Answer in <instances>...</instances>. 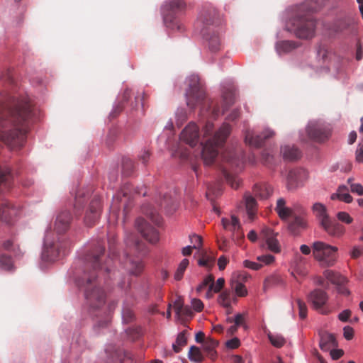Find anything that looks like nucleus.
<instances>
[{"mask_svg":"<svg viewBox=\"0 0 363 363\" xmlns=\"http://www.w3.org/2000/svg\"><path fill=\"white\" fill-rule=\"evenodd\" d=\"M35 115L28 97L18 98L0 93V141L11 150L21 148Z\"/></svg>","mask_w":363,"mask_h":363,"instance_id":"nucleus-1","label":"nucleus"},{"mask_svg":"<svg viewBox=\"0 0 363 363\" xmlns=\"http://www.w3.org/2000/svg\"><path fill=\"white\" fill-rule=\"evenodd\" d=\"M104 251V245L101 242L89 250L80 260L82 274L76 279L78 286L84 289L87 304L94 309L103 306L106 300L97 277L99 274H110L112 271L113 258L110 255L104 264L101 263Z\"/></svg>","mask_w":363,"mask_h":363,"instance_id":"nucleus-2","label":"nucleus"},{"mask_svg":"<svg viewBox=\"0 0 363 363\" xmlns=\"http://www.w3.org/2000/svg\"><path fill=\"white\" fill-rule=\"evenodd\" d=\"M72 215L68 211H60L56 216L54 223V231L57 239L51 229H48L44 238V250L43 257L48 261L53 262L65 255L69 242L60 235L66 233L70 226Z\"/></svg>","mask_w":363,"mask_h":363,"instance_id":"nucleus-3","label":"nucleus"},{"mask_svg":"<svg viewBox=\"0 0 363 363\" xmlns=\"http://www.w3.org/2000/svg\"><path fill=\"white\" fill-rule=\"evenodd\" d=\"M230 131V125L224 123L213 133V123L209 121L206 122L203 128V138L207 139L204 143H201V156L206 165H211L214 162L218 154V149L225 144Z\"/></svg>","mask_w":363,"mask_h":363,"instance_id":"nucleus-4","label":"nucleus"},{"mask_svg":"<svg viewBox=\"0 0 363 363\" xmlns=\"http://www.w3.org/2000/svg\"><path fill=\"white\" fill-rule=\"evenodd\" d=\"M12 174L8 167H0V192L8 189L11 186ZM19 210L5 200L0 201V218L7 223H11L13 218L18 216Z\"/></svg>","mask_w":363,"mask_h":363,"instance_id":"nucleus-5","label":"nucleus"},{"mask_svg":"<svg viewBox=\"0 0 363 363\" xmlns=\"http://www.w3.org/2000/svg\"><path fill=\"white\" fill-rule=\"evenodd\" d=\"M223 105L222 111L220 107L213 101H206L202 105L201 113L203 116H211L212 118H216L220 113L225 111L233 104L235 101V92L231 89H225L223 91Z\"/></svg>","mask_w":363,"mask_h":363,"instance_id":"nucleus-6","label":"nucleus"},{"mask_svg":"<svg viewBox=\"0 0 363 363\" xmlns=\"http://www.w3.org/2000/svg\"><path fill=\"white\" fill-rule=\"evenodd\" d=\"M312 248L314 258L322 265L329 267L335 264L337 259V247L322 241H316L313 242Z\"/></svg>","mask_w":363,"mask_h":363,"instance_id":"nucleus-7","label":"nucleus"},{"mask_svg":"<svg viewBox=\"0 0 363 363\" xmlns=\"http://www.w3.org/2000/svg\"><path fill=\"white\" fill-rule=\"evenodd\" d=\"M295 34L298 38L310 39L315 36V21L312 16H298L294 21Z\"/></svg>","mask_w":363,"mask_h":363,"instance_id":"nucleus-8","label":"nucleus"},{"mask_svg":"<svg viewBox=\"0 0 363 363\" xmlns=\"http://www.w3.org/2000/svg\"><path fill=\"white\" fill-rule=\"evenodd\" d=\"M189 89L186 93V104L190 108L201 104L205 99V92L201 87L198 76L192 75L188 79Z\"/></svg>","mask_w":363,"mask_h":363,"instance_id":"nucleus-9","label":"nucleus"},{"mask_svg":"<svg viewBox=\"0 0 363 363\" xmlns=\"http://www.w3.org/2000/svg\"><path fill=\"white\" fill-rule=\"evenodd\" d=\"M219 16L217 10L211 5H205L197 19V26L201 28L211 29L217 26Z\"/></svg>","mask_w":363,"mask_h":363,"instance_id":"nucleus-10","label":"nucleus"},{"mask_svg":"<svg viewBox=\"0 0 363 363\" xmlns=\"http://www.w3.org/2000/svg\"><path fill=\"white\" fill-rule=\"evenodd\" d=\"M186 7L184 0H168L163 7L164 22L167 27L174 28L177 24L174 14L183 11Z\"/></svg>","mask_w":363,"mask_h":363,"instance_id":"nucleus-11","label":"nucleus"},{"mask_svg":"<svg viewBox=\"0 0 363 363\" xmlns=\"http://www.w3.org/2000/svg\"><path fill=\"white\" fill-rule=\"evenodd\" d=\"M101 212V198L94 195L86 210L84 221L86 225L93 226L99 218Z\"/></svg>","mask_w":363,"mask_h":363,"instance_id":"nucleus-12","label":"nucleus"},{"mask_svg":"<svg viewBox=\"0 0 363 363\" xmlns=\"http://www.w3.org/2000/svg\"><path fill=\"white\" fill-rule=\"evenodd\" d=\"M306 131L311 139L319 143L327 140L331 135V129L329 125L318 123H310Z\"/></svg>","mask_w":363,"mask_h":363,"instance_id":"nucleus-13","label":"nucleus"},{"mask_svg":"<svg viewBox=\"0 0 363 363\" xmlns=\"http://www.w3.org/2000/svg\"><path fill=\"white\" fill-rule=\"evenodd\" d=\"M135 226L143 238L152 244L159 241L157 230L150 225L145 219L139 218L135 221Z\"/></svg>","mask_w":363,"mask_h":363,"instance_id":"nucleus-14","label":"nucleus"},{"mask_svg":"<svg viewBox=\"0 0 363 363\" xmlns=\"http://www.w3.org/2000/svg\"><path fill=\"white\" fill-rule=\"evenodd\" d=\"M221 157L230 166L239 167L243 163L244 153L240 147L236 146L226 149Z\"/></svg>","mask_w":363,"mask_h":363,"instance_id":"nucleus-15","label":"nucleus"},{"mask_svg":"<svg viewBox=\"0 0 363 363\" xmlns=\"http://www.w3.org/2000/svg\"><path fill=\"white\" fill-rule=\"evenodd\" d=\"M308 172L303 168L291 169L287 175V188L289 190L295 189L301 186L308 179Z\"/></svg>","mask_w":363,"mask_h":363,"instance_id":"nucleus-16","label":"nucleus"},{"mask_svg":"<svg viewBox=\"0 0 363 363\" xmlns=\"http://www.w3.org/2000/svg\"><path fill=\"white\" fill-rule=\"evenodd\" d=\"M216 28L211 29L201 28V33L207 42L208 49L212 52H218L221 48V40L218 32L215 30Z\"/></svg>","mask_w":363,"mask_h":363,"instance_id":"nucleus-17","label":"nucleus"},{"mask_svg":"<svg viewBox=\"0 0 363 363\" xmlns=\"http://www.w3.org/2000/svg\"><path fill=\"white\" fill-rule=\"evenodd\" d=\"M221 223L225 230L232 233V238L233 240H239L244 238V234L241 230L239 219L236 216H231L229 218H223Z\"/></svg>","mask_w":363,"mask_h":363,"instance_id":"nucleus-18","label":"nucleus"},{"mask_svg":"<svg viewBox=\"0 0 363 363\" xmlns=\"http://www.w3.org/2000/svg\"><path fill=\"white\" fill-rule=\"evenodd\" d=\"M180 139L191 147L196 145L199 140L198 126L194 123H189L182 132Z\"/></svg>","mask_w":363,"mask_h":363,"instance_id":"nucleus-19","label":"nucleus"},{"mask_svg":"<svg viewBox=\"0 0 363 363\" xmlns=\"http://www.w3.org/2000/svg\"><path fill=\"white\" fill-rule=\"evenodd\" d=\"M274 134L272 130L265 129L261 135L254 136L252 131L247 130L245 133V142L251 146L259 147L264 144L265 140L272 137Z\"/></svg>","mask_w":363,"mask_h":363,"instance_id":"nucleus-20","label":"nucleus"},{"mask_svg":"<svg viewBox=\"0 0 363 363\" xmlns=\"http://www.w3.org/2000/svg\"><path fill=\"white\" fill-rule=\"evenodd\" d=\"M261 235L265 240L267 248L275 253H278L281 250L280 245L276 238L277 233L269 228H264L262 230Z\"/></svg>","mask_w":363,"mask_h":363,"instance_id":"nucleus-21","label":"nucleus"},{"mask_svg":"<svg viewBox=\"0 0 363 363\" xmlns=\"http://www.w3.org/2000/svg\"><path fill=\"white\" fill-rule=\"evenodd\" d=\"M320 225L328 235L334 237H340L345 233L344 226L330 218H328Z\"/></svg>","mask_w":363,"mask_h":363,"instance_id":"nucleus-22","label":"nucleus"},{"mask_svg":"<svg viewBox=\"0 0 363 363\" xmlns=\"http://www.w3.org/2000/svg\"><path fill=\"white\" fill-rule=\"evenodd\" d=\"M328 300L326 293L321 289H315L308 295V301L315 309H320Z\"/></svg>","mask_w":363,"mask_h":363,"instance_id":"nucleus-23","label":"nucleus"},{"mask_svg":"<svg viewBox=\"0 0 363 363\" xmlns=\"http://www.w3.org/2000/svg\"><path fill=\"white\" fill-rule=\"evenodd\" d=\"M125 242L128 246L133 247L137 251L140 256H143L147 253L148 250L145 243L136 238L135 235L133 234H130L126 237Z\"/></svg>","mask_w":363,"mask_h":363,"instance_id":"nucleus-24","label":"nucleus"},{"mask_svg":"<svg viewBox=\"0 0 363 363\" xmlns=\"http://www.w3.org/2000/svg\"><path fill=\"white\" fill-rule=\"evenodd\" d=\"M281 153L285 160L295 161L301 157V151L295 146L284 145L281 147Z\"/></svg>","mask_w":363,"mask_h":363,"instance_id":"nucleus-25","label":"nucleus"},{"mask_svg":"<svg viewBox=\"0 0 363 363\" xmlns=\"http://www.w3.org/2000/svg\"><path fill=\"white\" fill-rule=\"evenodd\" d=\"M275 211L281 220H286L293 214L292 209L286 206V201L283 198L277 200Z\"/></svg>","mask_w":363,"mask_h":363,"instance_id":"nucleus-26","label":"nucleus"},{"mask_svg":"<svg viewBox=\"0 0 363 363\" xmlns=\"http://www.w3.org/2000/svg\"><path fill=\"white\" fill-rule=\"evenodd\" d=\"M312 211L313 214L318 218L320 225L330 218L325 206L321 203H315L312 206Z\"/></svg>","mask_w":363,"mask_h":363,"instance_id":"nucleus-27","label":"nucleus"},{"mask_svg":"<svg viewBox=\"0 0 363 363\" xmlns=\"http://www.w3.org/2000/svg\"><path fill=\"white\" fill-rule=\"evenodd\" d=\"M273 192L272 187L267 184H255L253 188V193L255 196L260 199H268Z\"/></svg>","mask_w":363,"mask_h":363,"instance_id":"nucleus-28","label":"nucleus"},{"mask_svg":"<svg viewBox=\"0 0 363 363\" xmlns=\"http://www.w3.org/2000/svg\"><path fill=\"white\" fill-rule=\"evenodd\" d=\"M132 91L129 89H125L123 93L122 98L116 106L113 108L110 114L111 118L116 117L123 109L124 105L131 98Z\"/></svg>","mask_w":363,"mask_h":363,"instance_id":"nucleus-29","label":"nucleus"},{"mask_svg":"<svg viewBox=\"0 0 363 363\" xmlns=\"http://www.w3.org/2000/svg\"><path fill=\"white\" fill-rule=\"evenodd\" d=\"M325 277L330 281L332 284L342 286L347 283V279L340 274L339 273L335 272L332 270H325L324 272Z\"/></svg>","mask_w":363,"mask_h":363,"instance_id":"nucleus-30","label":"nucleus"},{"mask_svg":"<svg viewBox=\"0 0 363 363\" xmlns=\"http://www.w3.org/2000/svg\"><path fill=\"white\" fill-rule=\"evenodd\" d=\"M127 265L130 273L135 276L140 275L144 269V264L139 259L128 257Z\"/></svg>","mask_w":363,"mask_h":363,"instance_id":"nucleus-31","label":"nucleus"},{"mask_svg":"<svg viewBox=\"0 0 363 363\" xmlns=\"http://www.w3.org/2000/svg\"><path fill=\"white\" fill-rule=\"evenodd\" d=\"M353 25V21L350 19H341L335 21L331 26V31L334 33H340L348 30Z\"/></svg>","mask_w":363,"mask_h":363,"instance_id":"nucleus-32","label":"nucleus"},{"mask_svg":"<svg viewBox=\"0 0 363 363\" xmlns=\"http://www.w3.org/2000/svg\"><path fill=\"white\" fill-rule=\"evenodd\" d=\"M319 345L321 350L327 351L330 347L336 346L337 342L333 335L324 333L320 335Z\"/></svg>","mask_w":363,"mask_h":363,"instance_id":"nucleus-33","label":"nucleus"},{"mask_svg":"<svg viewBox=\"0 0 363 363\" xmlns=\"http://www.w3.org/2000/svg\"><path fill=\"white\" fill-rule=\"evenodd\" d=\"M90 194L89 189H81L77 191L74 205L76 211L84 206L87 199L90 197Z\"/></svg>","mask_w":363,"mask_h":363,"instance_id":"nucleus-34","label":"nucleus"},{"mask_svg":"<svg viewBox=\"0 0 363 363\" xmlns=\"http://www.w3.org/2000/svg\"><path fill=\"white\" fill-rule=\"evenodd\" d=\"M282 284V279L278 274H272L267 277L263 283V290L264 291H268L269 289L281 285Z\"/></svg>","mask_w":363,"mask_h":363,"instance_id":"nucleus-35","label":"nucleus"},{"mask_svg":"<svg viewBox=\"0 0 363 363\" xmlns=\"http://www.w3.org/2000/svg\"><path fill=\"white\" fill-rule=\"evenodd\" d=\"M297 47H298V44L291 40L280 41L276 45V49L279 54L290 52Z\"/></svg>","mask_w":363,"mask_h":363,"instance_id":"nucleus-36","label":"nucleus"},{"mask_svg":"<svg viewBox=\"0 0 363 363\" xmlns=\"http://www.w3.org/2000/svg\"><path fill=\"white\" fill-rule=\"evenodd\" d=\"M159 205L164 208L168 213H172L176 210L177 205L175 201L169 194H164L162 199H160Z\"/></svg>","mask_w":363,"mask_h":363,"instance_id":"nucleus-37","label":"nucleus"},{"mask_svg":"<svg viewBox=\"0 0 363 363\" xmlns=\"http://www.w3.org/2000/svg\"><path fill=\"white\" fill-rule=\"evenodd\" d=\"M336 198L347 203H351L352 201V197L347 192V189L345 186H339L337 193L331 196L332 199H335Z\"/></svg>","mask_w":363,"mask_h":363,"instance_id":"nucleus-38","label":"nucleus"},{"mask_svg":"<svg viewBox=\"0 0 363 363\" xmlns=\"http://www.w3.org/2000/svg\"><path fill=\"white\" fill-rule=\"evenodd\" d=\"M245 206L249 218L252 219L257 211V202L255 199L250 195L246 196Z\"/></svg>","mask_w":363,"mask_h":363,"instance_id":"nucleus-39","label":"nucleus"},{"mask_svg":"<svg viewBox=\"0 0 363 363\" xmlns=\"http://www.w3.org/2000/svg\"><path fill=\"white\" fill-rule=\"evenodd\" d=\"M134 313L131 308L130 304L128 302L126 299L123 305L122 308V318L123 322L128 323L132 322L134 320Z\"/></svg>","mask_w":363,"mask_h":363,"instance_id":"nucleus-40","label":"nucleus"},{"mask_svg":"<svg viewBox=\"0 0 363 363\" xmlns=\"http://www.w3.org/2000/svg\"><path fill=\"white\" fill-rule=\"evenodd\" d=\"M189 359L194 362H201L204 357L201 350L196 346H191L188 354Z\"/></svg>","mask_w":363,"mask_h":363,"instance_id":"nucleus-41","label":"nucleus"},{"mask_svg":"<svg viewBox=\"0 0 363 363\" xmlns=\"http://www.w3.org/2000/svg\"><path fill=\"white\" fill-rule=\"evenodd\" d=\"M223 174L225 181L230 185L233 189H237L239 187L240 180L237 176H234L228 172L225 167L223 169Z\"/></svg>","mask_w":363,"mask_h":363,"instance_id":"nucleus-42","label":"nucleus"},{"mask_svg":"<svg viewBox=\"0 0 363 363\" xmlns=\"http://www.w3.org/2000/svg\"><path fill=\"white\" fill-rule=\"evenodd\" d=\"M289 229L296 233L299 229L305 228L306 227V221L301 216H295L294 220L289 224Z\"/></svg>","mask_w":363,"mask_h":363,"instance_id":"nucleus-43","label":"nucleus"},{"mask_svg":"<svg viewBox=\"0 0 363 363\" xmlns=\"http://www.w3.org/2000/svg\"><path fill=\"white\" fill-rule=\"evenodd\" d=\"M221 193V187L220 184L219 183L216 184H210L208 186L207 191H206V197L212 200V196H218Z\"/></svg>","mask_w":363,"mask_h":363,"instance_id":"nucleus-44","label":"nucleus"},{"mask_svg":"<svg viewBox=\"0 0 363 363\" xmlns=\"http://www.w3.org/2000/svg\"><path fill=\"white\" fill-rule=\"evenodd\" d=\"M187 342L186 335L184 333H180L176 340V344H173V350L176 353L182 350V347L186 345Z\"/></svg>","mask_w":363,"mask_h":363,"instance_id":"nucleus-45","label":"nucleus"},{"mask_svg":"<svg viewBox=\"0 0 363 363\" xmlns=\"http://www.w3.org/2000/svg\"><path fill=\"white\" fill-rule=\"evenodd\" d=\"M189 264V262L187 259H184L180 262V264L178 266V268L174 274V279L177 281H179L182 279L184 276V273L187 268L188 265Z\"/></svg>","mask_w":363,"mask_h":363,"instance_id":"nucleus-46","label":"nucleus"},{"mask_svg":"<svg viewBox=\"0 0 363 363\" xmlns=\"http://www.w3.org/2000/svg\"><path fill=\"white\" fill-rule=\"evenodd\" d=\"M268 338L272 345L278 348L283 347L286 342L285 339L280 335L269 333L268 335Z\"/></svg>","mask_w":363,"mask_h":363,"instance_id":"nucleus-47","label":"nucleus"},{"mask_svg":"<svg viewBox=\"0 0 363 363\" xmlns=\"http://www.w3.org/2000/svg\"><path fill=\"white\" fill-rule=\"evenodd\" d=\"M218 302L228 310L230 309V292L227 291H223L218 298Z\"/></svg>","mask_w":363,"mask_h":363,"instance_id":"nucleus-48","label":"nucleus"},{"mask_svg":"<svg viewBox=\"0 0 363 363\" xmlns=\"http://www.w3.org/2000/svg\"><path fill=\"white\" fill-rule=\"evenodd\" d=\"M145 208H146L145 206L143 207V212L145 215H147L154 223L159 225L161 223L160 216L157 214V213L155 210H153L152 208L146 209Z\"/></svg>","mask_w":363,"mask_h":363,"instance_id":"nucleus-49","label":"nucleus"},{"mask_svg":"<svg viewBox=\"0 0 363 363\" xmlns=\"http://www.w3.org/2000/svg\"><path fill=\"white\" fill-rule=\"evenodd\" d=\"M218 342L213 339H208L203 344V350L206 353H216L214 349L218 346Z\"/></svg>","mask_w":363,"mask_h":363,"instance_id":"nucleus-50","label":"nucleus"},{"mask_svg":"<svg viewBox=\"0 0 363 363\" xmlns=\"http://www.w3.org/2000/svg\"><path fill=\"white\" fill-rule=\"evenodd\" d=\"M0 267L5 270H10L12 267V260L11 257L6 255L0 256Z\"/></svg>","mask_w":363,"mask_h":363,"instance_id":"nucleus-51","label":"nucleus"},{"mask_svg":"<svg viewBox=\"0 0 363 363\" xmlns=\"http://www.w3.org/2000/svg\"><path fill=\"white\" fill-rule=\"evenodd\" d=\"M213 281H214V277L212 274H209L205 277L203 281L197 286L196 291L200 293L208 286L209 287Z\"/></svg>","mask_w":363,"mask_h":363,"instance_id":"nucleus-52","label":"nucleus"},{"mask_svg":"<svg viewBox=\"0 0 363 363\" xmlns=\"http://www.w3.org/2000/svg\"><path fill=\"white\" fill-rule=\"evenodd\" d=\"M145 97V94L143 91L139 92L138 91L136 95L135 96V102H132L130 104V106L133 109H137L139 104H141L142 106H143V101L144 100Z\"/></svg>","mask_w":363,"mask_h":363,"instance_id":"nucleus-53","label":"nucleus"},{"mask_svg":"<svg viewBox=\"0 0 363 363\" xmlns=\"http://www.w3.org/2000/svg\"><path fill=\"white\" fill-rule=\"evenodd\" d=\"M257 259L259 264L268 265L274 262V257L272 255H263L258 256Z\"/></svg>","mask_w":363,"mask_h":363,"instance_id":"nucleus-54","label":"nucleus"},{"mask_svg":"<svg viewBox=\"0 0 363 363\" xmlns=\"http://www.w3.org/2000/svg\"><path fill=\"white\" fill-rule=\"evenodd\" d=\"M225 284V279L223 278H219L217 279L216 283L214 281L210 284V288L213 289L214 293H218L223 289Z\"/></svg>","mask_w":363,"mask_h":363,"instance_id":"nucleus-55","label":"nucleus"},{"mask_svg":"<svg viewBox=\"0 0 363 363\" xmlns=\"http://www.w3.org/2000/svg\"><path fill=\"white\" fill-rule=\"evenodd\" d=\"M227 321L228 323H233L239 326L245 325V318L242 314L238 313L235 315L234 318H228Z\"/></svg>","mask_w":363,"mask_h":363,"instance_id":"nucleus-56","label":"nucleus"},{"mask_svg":"<svg viewBox=\"0 0 363 363\" xmlns=\"http://www.w3.org/2000/svg\"><path fill=\"white\" fill-rule=\"evenodd\" d=\"M235 291L238 296L244 297L247 296V291L245 286L240 282H238L235 286Z\"/></svg>","mask_w":363,"mask_h":363,"instance_id":"nucleus-57","label":"nucleus"},{"mask_svg":"<svg viewBox=\"0 0 363 363\" xmlns=\"http://www.w3.org/2000/svg\"><path fill=\"white\" fill-rule=\"evenodd\" d=\"M328 51L325 45L320 44L317 48V55L319 57H320L323 61H325L328 57Z\"/></svg>","mask_w":363,"mask_h":363,"instance_id":"nucleus-58","label":"nucleus"},{"mask_svg":"<svg viewBox=\"0 0 363 363\" xmlns=\"http://www.w3.org/2000/svg\"><path fill=\"white\" fill-rule=\"evenodd\" d=\"M297 304L299 310V316L301 319H304L307 315V307L306 303L300 300H297Z\"/></svg>","mask_w":363,"mask_h":363,"instance_id":"nucleus-59","label":"nucleus"},{"mask_svg":"<svg viewBox=\"0 0 363 363\" xmlns=\"http://www.w3.org/2000/svg\"><path fill=\"white\" fill-rule=\"evenodd\" d=\"M133 167V163L130 160L126 159L123 161V170L126 176H128L131 173Z\"/></svg>","mask_w":363,"mask_h":363,"instance_id":"nucleus-60","label":"nucleus"},{"mask_svg":"<svg viewBox=\"0 0 363 363\" xmlns=\"http://www.w3.org/2000/svg\"><path fill=\"white\" fill-rule=\"evenodd\" d=\"M182 318H191L194 315L191 308L189 306H184L181 311V313L177 314Z\"/></svg>","mask_w":363,"mask_h":363,"instance_id":"nucleus-61","label":"nucleus"},{"mask_svg":"<svg viewBox=\"0 0 363 363\" xmlns=\"http://www.w3.org/2000/svg\"><path fill=\"white\" fill-rule=\"evenodd\" d=\"M337 218L345 223L350 224L352 222V218L346 212H339L337 214Z\"/></svg>","mask_w":363,"mask_h":363,"instance_id":"nucleus-62","label":"nucleus"},{"mask_svg":"<svg viewBox=\"0 0 363 363\" xmlns=\"http://www.w3.org/2000/svg\"><path fill=\"white\" fill-rule=\"evenodd\" d=\"M243 265L246 268H249L253 270H259L262 267V264H259V262H255L250 260H245L243 262Z\"/></svg>","mask_w":363,"mask_h":363,"instance_id":"nucleus-63","label":"nucleus"},{"mask_svg":"<svg viewBox=\"0 0 363 363\" xmlns=\"http://www.w3.org/2000/svg\"><path fill=\"white\" fill-rule=\"evenodd\" d=\"M150 157V152L148 150H143L138 155L139 160L144 164L147 165Z\"/></svg>","mask_w":363,"mask_h":363,"instance_id":"nucleus-64","label":"nucleus"}]
</instances>
